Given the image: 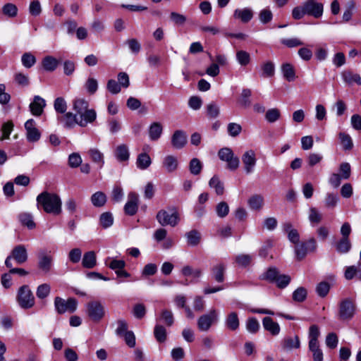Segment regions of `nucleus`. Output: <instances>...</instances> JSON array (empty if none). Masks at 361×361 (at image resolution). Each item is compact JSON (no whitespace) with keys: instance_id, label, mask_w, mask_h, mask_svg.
Listing matches in <instances>:
<instances>
[{"instance_id":"obj_1","label":"nucleus","mask_w":361,"mask_h":361,"mask_svg":"<svg viewBox=\"0 0 361 361\" xmlns=\"http://www.w3.org/2000/svg\"><path fill=\"white\" fill-rule=\"evenodd\" d=\"M73 109L78 118V125L85 127L93 123L97 118V113L93 109H89V103L84 99H75L73 102Z\"/></svg>"},{"instance_id":"obj_2","label":"nucleus","mask_w":361,"mask_h":361,"mask_svg":"<svg viewBox=\"0 0 361 361\" xmlns=\"http://www.w3.org/2000/svg\"><path fill=\"white\" fill-rule=\"evenodd\" d=\"M37 202L38 208L41 207L48 214L59 215L61 213V200L55 193L42 192L37 197Z\"/></svg>"},{"instance_id":"obj_3","label":"nucleus","mask_w":361,"mask_h":361,"mask_svg":"<svg viewBox=\"0 0 361 361\" xmlns=\"http://www.w3.org/2000/svg\"><path fill=\"white\" fill-rule=\"evenodd\" d=\"M324 12V5L315 0H306L300 6L295 7L292 11V16L295 20H300L305 16L319 18Z\"/></svg>"},{"instance_id":"obj_4","label":"nucleus","mask_w":361,"mask_h":361,"mask_svg":"<svg viewBox=\"0 0 361 361\" xmlns=\"http://www.w3.org/2000/svg\"><path fill=\"white\" fill-rule=\"evenodd\" d=\"M356 305L351 298L342 300L338 305V318L341 320H350L355 314Z\"/></svg>"},{"instance_id":"obj_5","label":"nucleus","mask_w":361,"mask_h":361,"mask_svg":"<svg viewBox=\"0 0 361 361\" xmlns=\"http://www.w3.org/2000/svg\"><path fill=\"white\" fill-rule=\"evenodd\" d=\"M17 301L23 309H30L35 305V297L29 286L24 285L21 286L17 295Z\"/></svg>"},{"instance_id":"obj_6","label":"nucleus","mask_w":361,"mask_h":361,"mask_svg":"<svg viewBox=\"0 0 361 361\" xmlns=\"http://www.w3.org/2000/svg\"><path fill=\"white\" fill-rule=\"evenodd\" d=\"M86 312L92 322H99L105 315V309L101 302L94 300L86 305Z\"/></svg>"},{"instance_id":"obj_7","label":"nucleus","mask_w":361,"mask_h":361,"mask_svg":"<svg viewBox=\"0 0 361 361\" xmlns=\"http://www.w3.org/2000/svg\"><path fill=\"white\" fill-rule=\"evenodd\" d=\"M157 220L162 226H176L179 222V215L175 208L171 209V213L161 209L157 214Z\"/></svg>"},{"instance_id":"obj_8","label":"nucleus","mask_w":361,"mask_h":361,"mask_svg":"<svg viewBox=\"0 0 361 361\" xmlns=\"http://www.w3.org/2000/svg\"><path fill=\"white\" fill-rule=\"evenodd\" d=\"M77 307L78 302L73 298H70L67 300L59 296L54 298L55 310L59 314H64L66 312L73 313L76 310Z\"/></svg>"},{"instance_id":"obj_9","label":"nucleus","mask_w":361,"mask_h":361,"mask_svg":"<svg viewBox=\"0 0 361 361\" xmlns=\"http://www.w3.org/2000/svg\"><path fill=\"white\" fill-rule=\"evenodd\" d=\"M219 158L226 163L227 168L231 171H235L240 165L239 158L234 154L231 149L224 147L218 152Z\"/></svg>"},{"instance_id":"obj_10","label":"nucleus","mask_w":361,"mask_h":361,"mask_svg":"<svg viewBox=\"0 0 361 361\" xmlns=\"http://www.w3.org/2000/svg\"><path fill=\"white\" fill-rule=\"evenodd\" d=\"M317 247V242L313 238L306 242L295 244L294 250L297 260L303 259L308 252H314Z\"/></svg>"},{"instance_id":"obj_11","label":"nucleus","mask_w":361,"mask_h":361,"mask_svg":"<svg viewBox=\"0 0 361 361\" xmlns=\"http://www.w3.org/2000/svg\"><path fill=\"white\" fill-rule=\"evenodd\" d=\"M218 320L216 310H212L208 314L202 315L197 321L198 329L202 331H207L213 323Z\"/></svg>"},{"instance_id":"obj_12","label":"nucleus","mask_w":361,"mask_h":361,"mask_svg":"<svg viewBox=\"0 0 361 361\" xmlns=\"http://www.w3.org/2000/svg\"><path fill=\"white\" fill-rule=\"evenodd\" d=\"M54 259L50 255H47L44 252H39L38 255L37 266L39 270L44 274L51 271L53 266Z\"/></svg>"},{"instance_id":"obj_13","label":"nucleus","mask_w":361,"mask_h":361,"mask_svg":"<svg viewBox=\"0 0 361 361\" xmlns=\"http://www.w3.org/2000/svg\"><path fill=\"white\" fill-rule=\"evenodd\" d=\"M138 195L134 192H130L128 195V201L124 206L125 213L129 216L135 215L138 209Z\"/></svg>"},{"instance_id":"obj_14","label":"nucleus","mask_w":361,"mask_h":361,"mask_svg":"<svg viewBox=\"0 0 361 361\" xmlns=\"http://www.w3.org/2000/svg\"><path fill=\"white\" fill-rule=\"evenodd\" d=\"M27 140L30 142L38 141L41 137L39 130L35 126V121L33 119L27 120L25 123Z\"/></svg>"},{"instance_id":"obj_15","label":"nucleus","mask_w":361,"mask_h":361,"mask_svg":"<svg viewBox=\"0 0 361 361\" xmlns=\"http://www.w3.org/2000/svg\"><path fill=\"white\" fill-rule=\"evenodd\" d=\"M242 161L245 173L247 174L252 173L257 162L255 152L252 149L246 151L242 156Z\"/></svg>"},{"instance_id":"obj_16","label":"nucleus","mask_w":361,"mask_h":361,"mask_svg":"<svg viewBox=\"0 0 361 361\" xmlns=\"http://www.w3.org/2000/svg\"><path fill=\"white\" fill-rule=\"evenodd\" d=\"M13 259L16 260V262L22 264L25 263L27 260V249L23 245H18L13 247L11 255Z\"/></svg>"},{"instance_id":"obj_17","label":"nucleus","mask_w":361,"mask_h":361,"mask_svg":"<svg viewBox=\"0 0 361 361\" xmlns=\"http://www.w3.org/2000/svg\"><path fill=\"white\" fill-rule=\"evenodd\" d=\"M187 143L186 133L181 130H178L174 132L171 137V144L176 149H182Z\"/></svg>"},{"instance_id":"obj_18","label":"nucleus","mask_w":361,"mask_h":361,"mask_svg":"<svg viewBox=\"0 0 361 361\" xmlns=\"http://www.w3.org/2000/svg\"><path fill=\"white\" fill-rule=\"evenodd\" d=\"M46 106L45 100L39 96H35L32 102L30 104L31 113L35 116H40Z\"/></svg>"},{"instance_id":"obj_19","label":"nucleus","mask_w":361,"mask_h":361,"mask_svg":"<svg viewBox=\"0 0 361 361\" xmlns=\"http://www.w3.org/2000/svg\"><path fill=\"white\" fill-rule=\"evenodd\" d=\"M233 18L239 19L243 23H246L250 21L253 18V11L250 8H244L242 9L237 8L233 12Z\"/></svg>"},{"instance_id":"obj_20","label":"nucleus","mask_w":361,"mask_h":361,"mask_svg":"<svg viewBox=\"0 0 361 361\" xmlns=\"http://www.w3.org/2000/svg\"><path fill=\"white\" fill-rule=\"evenodd\" d=\"M341 77L344 82L348 85H352L353 83L361 85V76L350 70L343 71L341 73Z\"/></svg>"},{"instance_id":"obj_21","label":"nucleus","mask_w":361,"mask_h":361,"mask_svg":"<svg viewBox=\"0 0 361 361\" xmlns=\"http://www.w3.org/2000/svg\"><path fill=\"white\" fill-rule=\"evenodd\" d=\"M226 266L223 263H218L212 268L213 279L218 283H223L225 279Z\"/></svg>"},{"instance_id":"obj_22","label":"nucleus","mask_w":361,"mask_h":361,"mask_svg":"<svg viewBox=\"0 0 361 361\" xmlns=\"http://www.w3.org/2000/svg\"><path fill=\"white\" fill-rule=\"evenodd\" d=\"M75 113L67 112L64 115L59 116L58 121L61 123L65 128H73L75 124H78Z\"/></svg>"},{"instance_id":"obj_23","label":"nucleus","mask_w":361,"mask_h":361,"mask_svg":"<svg viewBox=\"0 0 361 361\" xmlns=\"http://www.w3.org/2000/svg\"><path fill=\"white\" fill-rule=\"evenodd\" d=\"M116 159L120 162L127 161L130 157V152L126 145L122 144L116 147L114 152Z\"/></svg>"},{"instance_id":"obj_24","label":"nucleus","mask_w":361,"mask_h":361,"mask_svg":"<svg viewBox=\"0 0 361 361\" xmlns=\"http://www.w3.org/2000/svg\"><path fill=\"white\" fill-rule=\"evenodd\" d=\"M262 324L264 329L269 331L272 335H278L280 332L279 324L269 317H266L263 319Z\"/></svg>"},{"instance_id":"obj_25","label":"nucleus","mask_w":361,"mask_h":361,"mask_svg":"<svg viewBox=\"0 0 361 361\" xmlns=\"http://www.w3.org/2000/svg\"><path fill=\"white\" fill-rule=\"evenodd\" d=\"M163 126L159 122L152 123L149 128V137L152 141L159 140L162 134Z\"/></svg>"},{"instance_id":"obj_26","label":"nucleus","mask_w":361,"mask_h":361,"mask_svg":"<svg viewBox=\"0 0 361 361\" xmlns=\"http://www.w3.org/2000/svg\"><path fill=\"white\" fill-rule=\"evenodd\" d=\"M300 346V342L298 336H294L293 337H286L282 342V348L285 350H291L294 348H299Z\"/></svg>"},{"instance_id":"obj_27","label":"nucleus","mask_w":361,"mask_h":361,"mask_svg":"<svg viewBox=\"0 0 361 361\" xmlns=\"http://www.w3.org/2000/svg\"><path fill=\"white\" fill-rule=\"evenodd\" d=\"M163 167L168 173L175 171L178 166V161L176 157L173 155H167L163 160Z\"/></svg>"},{"instance_id":"obj_28","label":"nucleus","mask_w":361,"mask_h":361,"mask_svg":"<svg viewBox=\"0 0 361 361\" xmlns=\"http://www.w3.org/2000/svg\"><path fill=\"white\" fill-rule=\"evenodd\" d=\"M97 264L96 255L94 251H89L84 254L82 265L86 269H92Z\"/></svg>"},{"instance_id":"obj_29","label":"nucleus","mask_w":361,"mask_h":361,"mask_svg":"<svg viewBox=\"0 0 361 361\" xmlns=\"http://www.w3.org/2000/svg\"><path fill=\"white\" fill-rule=\"evenodd\" d=\"M225 325L231 331H235L238 329L240 321L236 312H232L227 315L225 319Z\"/></svg>"},{"instance_id":"obj_30","label":"nucleus","mask_w":361,"mask_h":361,"mask_svg":"<svg viewBox=\"0 0 361 361\" xmlns=\"http://www.w3.org/2000/svg\"><path fill=\"white\" fill-rule=\"evenodd\" d=\"M152 159L148 154L143 152L138 154L136 159V166L140 170H145L149 167Z\"/></svg>"},{"instance_id":"obj_31","label":"nucleus","mask_w":361,"mask_h":361,"mask_svg":"<svg viewBox=\"0 0 361 361\" xmlns=\"http://www.w3.org/2000/svg\"><path fill=\"white\" fill-rule=\"evenodd\" d=\"M42 65L45 71L52 72L56 69L59 61L51 56H47L42 59Z\"/></svg>"},{"instance_id":"obj_32","label":"nucleus","mask_w":361,"mask_h":361,"mask_svg":"<svg viewBox=\"0 0 361 361\" xmlns=\"http://www.w3.org/2000/svg\"><path fill=\"white\" fill-rule=\"evenodd\" d=\"M88 154L92 161L97 164L99 168H102L104 164V154L97 148H91L88 150Z\"/></svg>"},{"instance_id":"obj_33","label":"nucleus","mask_w":361,"mask_h":361,"mask_svg":"<svg viewBox=\"0 0 361 361\" xmlns=\"http://www.w3.org/2000/svg\"><path fill=\"white\" fill-rule=\"evenodd\" d=\"M352 245L350 238H341L336 243V250L340 254H346L351 249Z\"/></svg>"},{"instance_id":"obj_34","label":"nucleus","mask_w":361,"mask_h":361,"mask_svg":"<svg viewBox=\"0 0 361 361\" xmlns=\"http://www.w3.org/2000/svg\"><path fill=\"white\" fill-rule=\"evenodd\" d=\"M154 336L157 342L164 343L167 339L166 328L159 324H156L154 329Z\"/></svg>"},{"instance_id":"obj_35","label":"nucleus","mask_w":361,"mask_h":361,"mask_svg":"<svg viewBox=\"0 0 361 361\" xmlns=\"http://www.w3.org/2000/svg\"><path fill=\"white\" fill-rule=\"evenodd\" d=\"M209 185L210 188L215 190V192L217 195H222L224 192V183L220 180L217 176H214L209 181Z\"/></svg>"},{"instance_id":"obj_36","label":"nucleus","mask_w":361,"mask_h":361,"mask_svg":"<svg viewBox=\"0 0 361 361\" xmlns=\"http://www.w3.org/2000/svg\"><path fill=\"white\" fill-rule=\"evenodd\" d=\"M91 202L96 207H103L106 202V196L103 192L97 191L91 196Z\"/></svg>"},{"instance_id":"obj_37","label":"nucleus","mask_w":361,"mask_h":361,"mask_svg":"<svg viewBox=\"0 0 361 361\" xmlns=\"http://www.w3.org/2000/svg\"><path fill=\"white\" fill-rule=\"evenodd\" d=\"M248 204L252 209L259 210L264 204V197L261 195H255L248 200Z\"/></svg>"},{"instance_id":"obj_38","label":"nucleus","mask_w":361,"mask_h":361,"mask_svg":"<svg viewBox=\"0 0 361 361\" xmlns=\"http://www.w3.org/2000/svg\"><path fill=\"white\" fill-rule=\"evenodd\" d=\"M338 137L341 145H342L344 150L352 149L353 147V142L351 137L348 134L344 132H341L338 134Z\"/></svg>"},{"instance_id":"obj_39","label":"nucleus","mask_w":361,"mask_h":361,"mask_svg":"<svg viewBox=\"0 0 361 361\" xmlns=\"http://www.w3.org/2000/svg\"><path fill=\"white\" fill-rule=\"evenodd\" d=\"M253 259V255L248 254H240L235 257V262L241 267H246L249 266Z\"/></svg>"},{"instance_id":"obj_40","label":"nucleus","mask_w":361,"mask_h":361,"mask_svg":"<svg viewBox=\"0 0 361 361\" xmlns=\"http://www.w3.org/2000/svg\"><path fill=\"white\" fill-rule=\"evenodd\" d=\"M283 77L289 82L295 79V73L293 66L290 63H285L281 66Z\"/></svg>"},{"instance_id":"obj_41","label":"nucleus","mask_w":361,"mask_h":361,"mask_svg":"<svg viewBox=\"0 0 361 361\" xmlns=\"http://www.w3.org/2000/svg\"><path fill=\"white\" fill-rule=\"evenodd\" d=\"M18 219L23 225L26 226L30 229H32L35 227L32 216L30 213L25 212L20 214Z\"/></svg>"},{"instance_id":"obj_42","label":"nucleus","mask_w":361,"mask_h":361,"mask_svg":"<svg viewBox=\"0 0 361 361\" xmlns=\"http://www.w3.org/2000/svg\"><path fill=\"white\" fill-rule=\"evenodd\" d=\"M339 201V197L337 194L333 192L326 193L324 198V204L327 208H334Z\"/></svg>"},{"instance_id":"obj_43","label":"nucleus","mask_w":361,"mask_h":361,"mask_svg":"<svg viewBox=\"0 0 361 361\" xmlns=\"http://www.w3.org/2000/svg\"><path fill=\"white\" fill-rule=\"evenodd\" d=\"M105 264L112 270H114L115 272L117 271V270H119L121 269H124L126 266V262L124 260H118L115 259H111L110 257H108L105 260Z\"/></svg>"},{"instance_id":"obj_44","label":"nucleus","mask_w":361,"mask_h":361,"mask_svg":"<svg viewBox=\"0 0 361 361\" xmlns=\"http://www.w3.org/2000/svg\"><path fill=\"white\" fill-rule=\"evenodd\" d=\"M188 244L191 246H196L200 242V233L196 231L192 230L186 233Z\"/></svg>"},{"instance_id":"obj_45","label":"nucleus","mask_w":361,"mask_h":361,"mask_svg":"<svg viewBox=\"0 0 361 361\" xmlns=\"http://www.w3.org/2000/svg\"><path fill=\"white\" fill-rule=\"evenodd\" d=\"M309 350L312 353L314 361H323V353L320 349L319 343L309 344Z\"/></svg>"},{"instance_id":"obj_46","label":"nucleus","mask_w":361,"mask_h":361,"mask_svg":"<svg viewBox=\"0 0 361 361\" xmlns=\"http://www.w3.org/2000/svg\"><path fill=\"white\" fill-rule=\"evenodd\" d=\"M236 60L242 66L248 65L250 62V55L248 52L240 50L236 52Z\"/></svg>"},{"instance_id":"obj_47","label":"nucleus","mask_w":361,"mask_h":361,"mask_svg":"<svg viewBox=\"0 0 361 361\" xmlns=\"http://www.w3.org/2000/svg\"><path fill=\"white\" fill-rule=\"evenodd\" d=\"M158 319L164 322L168 326H172L174 322L173 314L168 310H162Z\"/></svg>"},{"instance_id":"obj_48","label":"nucleus","mask_w":361,"mask_h":361,"mask_svg":"<svg viewBox=\"0 0 361 361\" xmlns=\"http://www.w3.org/2000/svg\"><path fill=\"white\" fill-rule=\"evenodd\" d=\"M99 221L104 228H107L113 225L114 217L110 212H104L100 215Z\"/></svg>"},{"instance_id":"obj_49","label":"nucleus","mask_w":361,"mask_h":361,"mask_svg":"<svg viewBox=\"0 0 361 361\" xmlns=\"http://www.w3.org/2000/svg\"><path fill=\"white\" fill-rule=\"evenodd\" d=\"M202 169V164L197 158H193L190 160L189 164L190 172L195 176L200 173Z\"/></svg>"},{"instance_id":"obj_50","label":"nucleus","mask_w":361,"mask_h":361,"mask_svg":"<svg viewBox=\"0 0 361 361\" xmlns=\"http://www.w3.org/2000/svg\"><path fill=\"white\" fill-rule=\"evenodd\" d=\"M307 295V291L304 287L298 288L293 293V300L295 302H302L305 300Z\"/></svg>"},{"instance_id":"obj_51","label":"nucleus","mask_w":361,"mask_h":361,"mask_svg":"<svg viewBox=\"0 0 361 361\" xmlns=\"http://www.w3.org/2000/svg\"><path fill=\"white\" fill-rule=\"evenodd\" d=\"M319 335H320V331H319V327L315 324L310 326V327L309 329V334H308L309 344L319 343L318 338H319Z\"/></svg>"},{"instance_id":"obj_52","label":"nucleus","mask_w":361,"mask_h":361,"mask_svg":"<svg viewBox=\"0 0 361 361\" xmlns=\"http://www.w3.org/2000/svg\"><path fill=\"white\" fill-rule=\"evenodd\" d=\"M2 12L4 15L13 18L17 16L18 8L16 6L11 3L6 4L2 8Z\"/></svg>"},{"instance_id":"obj_53","label":"nucleus","mask_w":361,"mask_h":361,"mask_svg":"<svg viewBox=\"0 0 361 361\" xmlns=\"http://www.w3.org/2000/svg\"><path fill=\"white\" fill-rule=\"evenodd\" d=\"M50 291V286L48 283H43L37 287L36 295L38 298L44 299L49 295Z\"/></svg>"},{"instance_id":"obj_54","label":"nucleus","mask_w":361,"mask_h":361,"mask_svg":"<svg viewBox=\"0 0 361 361\" xmlns=\"http://www.w3.org/2000/svg\"><path fill=\"white\" fill-rule=\"evenodd\" d=\"M13 129V123L12 121H7L2 126V135L0 137V140L3 141L9 138V136Z\"/></svg>"},{"instance_id":"obj_55","label":"nucleus","mask_w":361,"mask_h":361,"mask_svg":"<svg viewBox=\"0 0 361 361\" xmlns=\"http://www.w3.org/2000/svg\"><path fill=\"white\" fill-rule=\"evenodd\" d=\"M21 61L25 68H30L35 63L36 58L31 53H25L21 57Z\"/></svg>"},{"instance_id":"obj_56","label":"nucleus","mask_w":361,"mask_h":361,"mask_svg":"<svg viewBox=\"0 0 361 361\" xmlns=\"http://www.w3.org/2000/svg\"><path fill=\"white\" fill-rule=\"evenodd\" d=\"M330 290V285L328 282H320L316 287V293L322 298L327 295Z\"/></svg>"},{"instance_id":"obj_57","label":"nucleus","mask_w":361,"mask_h":361,"mask_svg":"<svg viewBox=\"0 0 361 361\" xmlns=\"http://www.w3.org/2000/svg\"><path fill=\"white\" fill-rule=\"evenodd\" d=\"M290 276L286 274H279L274 281L279 288H286L290 282Z\"/></svg>"},{"instance_id":"obj_58","label":"nucleus","mask_w":361,"mask_h":361,"mask_svg":"<svg viewBox=\"0 0 361 361\" xmlns=\"http://www.w3.org/2000/svg\"><path fill=\"white\" fill-rule=\"evenodd\" d=\"M107 124L109 126V131L112 134L118 133L121 129V122L114 118H109L107 120Z\"/></svg>"},{"instance_id":"obj_59","label":"nucleus","mask_w":361,"mask_h":361,"mask_svg":"<svg viewBox=\"0 0 361 361\" xmlns=\"http://www.w3.org/2000/svg\"><path fill=\"white\" fill-rule=\"evenodd\" d=\"M85 87L90 94H94L98 89L97 80L93 78H89L85 82Z\"/></svg>"},{"instance_id":"obj_60","label":"nucleus","mask_w":361,"mask_h":361,"mask_svg":"<svg viewBox=\"0 0 361 361\" xmlns=\"http://www.w3.org/2000/svg\"><path fill=\"white\" fill-rule=\"evenodd\" d=\"M280 116H281L280 111L276 108H274V109H270L267 111V113L265 114V118L269 123H274V122L276 121L280 118Z\"/></svg>"},{"instance_id":"obj_61","label":"nucleus","mask_w":361,"mask_h":361,"mask_svg":"<svg viewBox=\"0 0 361 361\" xmlns=\"http://www.w3.org/2000/svg\"><path fill=\"white\" fill-rule=\"evenodd\" d=\"M54 109L56 112L64 114L67 109V104L65 99L62 97H57L54 101Z\"/></svg>"},{"instance_id":"obj_62","label":"nucleus","mask_w":361,"mask_h":361,"mask_svg":"<svg viewBox=\"0 0 361 361\" xmlns=\"http://www.w3.org/2000/svg\"><path fill=\"white\" fill-rule=\"evenodd\" d=\"M207 112L209 118H215L220 114L219 106L216 103H210L207 106Z\"/></svg>"},{"instance_id":"obj_63","label":"nucleus","mask_w":361,"mask_h":361,"mask_svg":"<svg viewBox=\"0 0 361 361\" xmlns=\"http://www.w3.org/2000/svg\"><path fill=\"white\" fill-rule=\"evenodd\" d=\"M252 94L250 89H243L241 93L240 104L243 107L246 108L251 105V101L250 97Z\"/></svg>"},{"instance_id":"obj_64","label":"nucleus","mask_w":361,"mask_h":361,"mask_svg":"<svg viewBox=\"0 0 361 361\" xmlns=\"http://www.w3.org/2000/svg\"><path fill=\"white\" fill-rule=\"evenodd\" d=\"M216 211L219 217L224 218L228 215L229 207L226 202H221L216 205Z\"/></svg>"}]
</instances>
